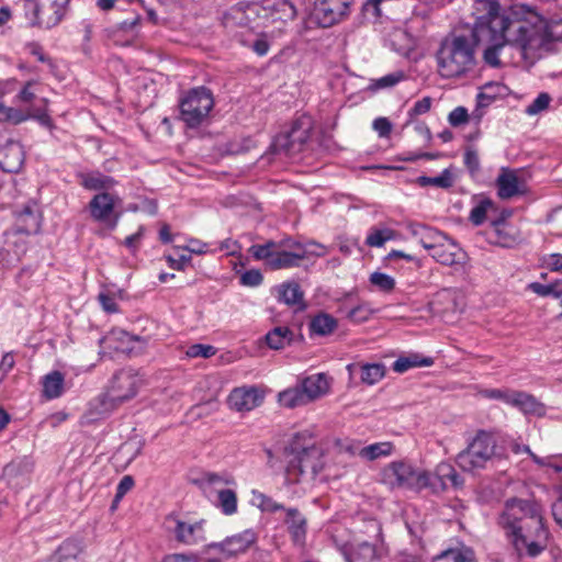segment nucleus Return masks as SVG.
Here are the masks:
<instances>
[{
    "label": "nucleus",
    "instance_id": "f257e3e1",
    "mask_svg": "<svg viewBox=\"0 0 562 562\" xmlns=\"http://www.w3.org/2000/svg\"><path fill=\"white\" fill-rule=\"evenodd\" d=\"M560 41L562 19L547 21L539 14H530L526 23L514 22L504 31L488 33L483 61L492 68H504L520 61L531 66Z\"/></svg>",
    "mask_w": 562,
    "mask_h": 562
},
{
    "label": "nucleus",
    "instance_id": "f03ea898",
    "mask_svg": "<svg viewBox=\"0 0 562 562\" xmlns=\"http://www.w3.org/2000/svg\"><path fill=\"white\" fill-rule=\"evenodd\" d=\"M498 525L519 557L536 558L548 547L549 530L541 507L533 501H506Z\"/></svg>",
    "mask_w": 562,
    "mask_h": 562
},
{
    "label": "nucleus",
    "instance_id": "7ed1b4c3",
    "mask_svg": "<svg viewBox=\"0 0 562 562\" xmlns=\"http://www.w3.org/2000/svg\"><path fill=\"white\" fill-rule=\"evenodd\" d=\"M477 40L474 34H449L435 52L437 75L445 80L472 77L477 68Z\"/></svg>",
    "mask_w": 562,
    "mask_h": 562
},
{
    "label": "nucleus",
    "instance_id": "20e7f679",
    "mask_svg": "<svg viewBox=\"0 0 562 562\" xmlns=\"http://www.w3.org/2000/svg\"><path fill=\"white\" fill-rule=\"evenodd\" d=\"M248 251L256 260H263L269 269L282 270L297 268L308 257H324L329 254V247L315 240L302 244L285 237L278 241L252 245Z\"/></svg>",
    "mask_w": 562,
    "mask_h": 562
},
{
    "label": "nucleus",
    "instance_id": "39448f33",
    "mask_svg": "<svg viewBox=\"0 0 562 562\" xmlns=\"http://www.w3.org/2000/svg\"><path fill=\"white\" fill-rule=\"evenodd\" d=\"M285 457L286 484L311 482L324 468L323 450L307 432H299L292 438Z\"/></svg>",
    "mask_w": 562,
    "mask_h": 562
},
{
    "label": "nucleus",
    "instance_id": "423d86ee",
    "mask_svg": "<svg viewBox=\"0 0 562 562\" xmlns=\"http://www.w3.org/2000/svg\"><path fill=\"white\" fill-rule=\"evenodd\" d=\"M472 14L475 19V31L487 30L488 33H493L504 31V29L512 26L514 22H517V24L526 23L529 21L530 14L538 13L525 5L513 7L508 11H502L496 0H474Z\"/></svg>",
    "mask_w": 562,
    "mask_h": 562
},
{
    "label": "nucleus",
    "instance_id": "0eeeda50",
    "mask_svg": "<svg viewBox=\"0 0 562 562\" xmlns=\"http://www.w3.org/2000/svg\"><path fill=\"white\" fill-rule=\"evenodd\" d=\"M142 386L143 380L136 373L120 370L109 381L105 392L91 404V412L98 416L109 415L134 398Z\"/></svg>",
    "mask_w": 562,
    "mask_h": 562
},
{
    "label": "nucleus",
    "instance_id": "6e6552de",
    "mask_svg": "<svg viewBox=\"0 0 562 562\" xmlns=\"http://www.w3.org/2000/svg\"><path fill=\"white\" fill-rule=\"evenodd\" d=\"M381 482L391 490L419 492L427 488L429 472L406 461H394L381 471Z\"/></svg>",
    "mask_w": 562,
    "mask_h": 562
},
{
    "label": "nucleus",
    "instance_id": "1a4fd4ad",
    "mask_svg": "<svg viewBox=\"0 0 562 562\" xmlns=\"http://www.w3.org/2000/svg\"><path fill=\"white\" fill-rule=\"evenodd\" d=\"M497 456L496 439L486 431H479L468 447L458 453L456 462L464 472L474 473L485 469Z\"/></svg>",
    "mask_w": 562,
    "mask_h": 562
},
{
    "label": "nucleus",
    "instance_id": "9d476101",
    "mask_svg": "<svg viewBox=\"0 0 562 562\" xmlns=\"http://www.w3.org/2000/svg\"><path fill=\"white\" fill-rule=\"evenodd\" d=\"M200 485L207 497L215 496L214 504L226 516L237 513V494L228 487L235 485V480L228 474L207 472L200 479Z\"/></svg>",
    "mask_w": 562,
    "mask_h": 562
},
{
    "label": "nucleus",
    "instance_id": "9b49d317",
    "mask_svg": "<svg viewBox=\"0 0 562 562\" xmlns=\"http://www.w3.org/2000/svg\"><path fill=\"white\" fill-rule=\"evenodd\" d=\"M213 106V94L207 88H193L180 99V120L188 127L195 128L207 120Z\"/></svg>",
    "mask_w": 562,
    "mask_h": 562
},
{
    "label": "nucleus",
    "instance_id": "f8f14e48",
    "mask_svg": "<svg viewBox=\"0 0 562 562\" xmlns=\"http://www.w3.org/2000/svg\"><path fill=\"white\" fill-rule=\"evenodd\" d=\"M353 0H316L312 16L322 27H330L345 21L350 14Z\"/></svg>",
    "mask_w": 562,
    "mask_h": 562
},
{
    "label": "nucleus",
    "instance_id": "ddd939ff",
    "mask_svg": "<svg viewBox=\"0 0 562 562\" xmlns=\"http://www.w3.org/2000/svg\"><path fill=\"white\" fill-rule=\"evenodd\" d=\"M257 540V535L252 529H246L239 533L226 537L218 542L206 544V551H216L223 558L229 559L245 553Z\"/></svg>",
    "mask_w": 562,
    "mask_h": 562
},
{
    "label": "nucleus",
    "instance_id": "4468645a",
    "mask_svg": "<svg viewBox=\"0 0 562 562\" xmlns=\"http://www.w3.org/2000/svg\"><path fill=\"white\" fill-rule=\"evenodd\" d=\"M175 527L172 532L175 539L184 546H198L206 541L205 520L184 521L173 519Z\"/></svg>",
    "mask_w": 562,
    "mask_h": 562
},
{
    "label": "nucleus",
    "instance_id": "2eb2a0df",
    "mask_svg": "<svg viewBox=\"0 0 562 562\" xmlns=\"http://www.w3.org/2000/svg\"><path fill=\"white\" fill-rule=\"evenodd\" d=\"M510 214L501 213L497 218L488 220L486 234L493 239V243L502 247H512L518 240L517 228L508 222Z\"/></svg>",
    "mask_w": 562,
    "mask_h": 562
},
{
    "label": "nucleus",
    "instance_id": "dca6fc26",
    "mask_svg": "<svg viewBox=\"0 0 562 562\" xmlns=\"http://www.w3.org/2000/svg\"><path fill=\"white\" fill-rule=\"evenodd\" d=\"M263 401V393L257 386L235 387L228 396V405L236 412H249Z\"/></svg>",
    "mask_w": 562,
    "mask_h": 562
},
{
    "label": "nucleus",
    "instance_id": "f3484780",
    "mask_svg": "<svg viewBox=\"0 0 562 562\" xmlns=\"http://www.w3.org/2000/svg\"><path fill=\"white\" fill-rule=\"evenodd\" d=\"M429 482L427 487L436 493L445 491L449 486L458 488L463 485V480L449 462H440L434 473L429 472Z\"/></svg>",
    "mask_w": 562,
    "mask_h": 562
},
{
    "label": "nucleus",
    "instance_id": "a211bd4d",
    "mask_svg": "<svg viewBox=\"0 0 562 562\" xmlns=\"http://www.w3.org/2000/svg\"><path fill=\"white\" fill-rule=\"evenodd\" d=\"M263 26L285 23L296 15L295 7L289 0H263Z\"/></svg>",
    "mask_w": 562,
    "mask_h": 562
},
{
    "label": "nucleus",
    "instance_id": "6ab92c4d",
    "mask_svg": "<svg viewBox=\"0 0 562 562\" xmlns=\"http://www.w3.org/2000/svg\"><path fill=\"white\" fill-rule=\"evenodd\" d=\"M429 255L445 266H463L467 262V254L447 236Z\"/></svg>",
    "mask_w": 562,
    "mask_h": 562
},
{
    "label": "nucleus",
    "instance_id": "aec40b11",
    "mask_svg": "<svg viewBox=\"0 0 562 562\" xmlns=\"http://www.w3.org/2000/svg\"><path fill=\"white\" fill-rule=\"evenodd\" d=\"M292 542L295 546L303 547L306 541L307 535V519L295 507H288L284 509L283 519Z\"/></svg>",
    "mask_w": 562,
    "mask_h": 562
},
{
    "label": "nucleus",
    "instance_id": "412c9836",
    "mask_svg": "<svg viewBox=\"0 0 562 562\" xmlns=\"http://www.w3.org/2000/svg\"><path fill=\"white\" fill-rule=\"evenodd\" d=\"M407 234L415 238L429 254L439 245L445 241V235L435 228L428 227L420 223L409 222L405 225Z\"/></svg>",
    "mask_w": 562,
    "mask_h": 562
},
{
    "label": "nucleus",
    "instance_id": "4be33fe9",
    "mask_svg": "<svg viewBox=\"0 0 562 562\" xmlns=\"http://www.w3.org/2000/svg\"><path fill=\"white\" fill-rule=\"evenodd\" d=\"M24 161L23 146L16 140H8L0 148V168L5 172H18Z\"/></svg>",
    "mask_w": 562,
    "mask_h": 562
},
{
    "label": "nucleus",
    "instance_id": "5701e85b",
    "mask_svg": "<svg viewBox=\"0 0 562 562\" xmlns=\"http://www.w3.org/2000/svg\"><path fill=\"white\" fill-rule=\"evenodd\" d=\"M497 192L502 199H510L525 192V183L517 172L509 169H502L496 180Z\"/></svg>",
    "mask_w": 562,
    "mask_h": 562
},
{
    "label": "nucleus",
    "instance_id": "b1692460",
    "mask_svg": "<svg viewBox=\"0 0 562 562\" xmlns=\"http://www.w3.org/2000/svg\"><path fill=\"white\" fill-rule=\"evenodd\" d=\"M300 386L304 391V395L308 403L324 396L328 393L330 384L325 373H316L304 378Z\"/></svg>",
    "mask_w": 562,
    "mask_h": 562
},
{
    "label": "nucleus",
    "instance_id": "393cba45",
    "mask_svg": "<svg viewBox=\"0 0 562 562\" xmlns=\"http://www.w3.org/2000/svg\"><path fill=\"white\" fill-rule=\"evenodd\" d=\"M274 291L279 302H282L289 306H297L299 308H304V293L297 282H283L277 285Z\"/></svg>",
    "mask_w": 562,
    "mask_h": 562
},
{
    "label": "nucleus",
    "instance_id": "a878e982",
    "mask_svg": "<svg viewBox=\"0 0 562 562\" xmlns=\"http://www.w3.org/2000/svg\"><path fill=\"white\" fill-rule=\"evenodd\" d=\"M408 76L404 70H395L386 74L380 78H373L369 80L364 91L370 94H375L380 91L390 90L407 80Z\"/></svg>",
    "mask_w": 562,
    "mask_h": 562
},
{
    "label": "nucleus",
    "instance_id": "bb28decb",
    "mask_svg": "<svg viewBox=\"0 0 562 562\" xmlns=\"http://www.w3.org/2000/svg\"><path fill=\"white\" fill-rule=\"evenodd\" d=\"M15 5L23 11L24 18L27 20L30 26H40L44 29H52L53 26H48L46 24V20L48 19L49 11L44 12L43 15H40V3L37 0H18Z\"/></svg>",
    "mask_w": 562,
    "mask_h": 562
},
{
    "label": "nucleus",
    "instance_id": "cd10ccee",
    "mask_svg": "<svg viewBox=\"0 0 562 562\" xmlns=\"http://www.w3.org/2000/svg\"><path fill=\"white\" fill-rule=\"evenodd\" d=\"M338 326L337 319L330 314L321 312L313 316L308 324L311 336H328L333 334Z\"/></svg>",
    "mask_w": 562,
    "mask_h": 562
},
{
    "label": "nucleus",
    "instance_id": "c85d7f7f",
    "mask_svg": "<svg viewBox=\"0 0 562 562\" xmlns=\"http://www.w3.org/2000/svg\"><path fill=\"white\" fill-rule=\"evenodd\" d=\"M83 551V543L78 539L65 540L50 558L54 562H77Z\"/></svg>",
    "mask_w": 562,
    "mask_h": 562
},
{
    "label": "nucleus",
    "instance_id": "c756f323",
    "mask_svg": "<svg viewBox=\"0 0 562 562\" xmlns=\"http://www.w3.org/2000/svg\"><path fill=\"white\" fill-rule=\"evenodd\" d=\"M393 445L389 441L376 442L366 447H357L351 453L357 454L366 461H374L376 459L389 457L392 454Z\"/></svg>",
    "mask_w": 562,
    "mask_h": 562
},
{
    "label": "nucleus",
    "instance_id": "7c9ffc66",
    "mask_svg": "<svg viewBox=\"0 0 562 562\" xmlns=\"http://www.w3.org/2000/svg\"><path fill=\"white\" fill-rule=\"evenodd\" d=\"M385 554L386 551L383 546L376 547L369 542H361L356 547L352 560L355 562H378Z\"/></svg>",
    "mask_w": 562,
    "mask_h": 562
},
{
    "label": "nucleus",
    "instance_id": "2f4dec72",
    "mask_svg": "<svg viewBox=\"0 0 562 562\" xmlns=\"http://www.w3.org/2000/svg\"><path fill=\"white\" fill-rule=\"evenodd\" d=\"M80 184L88 190L109 189L113 186L114 180L99 171L81 172L78 175Z\"/></svg>",
    "mask_w": 562,
    "mask_h": 562
},
{
    "label": "nucleus",
    "instance_id": "473e14b6",
    "mask_svg": "<svg viewBox=\"0 0 562 562\" xmlns=\"http://www.w3.org/2000/svg\"><path fill=\"white\" fill-rule=\"evenodd\" d=\"M278 402L285 408H295L308 404L300 384L280 392L278 394Z\"/></svg>",
    "mask_w": 562,
    "mask_h": 562
},
{
    "label": "nucleus",
    "instance_id": "72a5a7b5",
    "mask_svg": "<svg viewBox=\"0 0 562 562\" xmlns=\"http://www.w3.org/2000/svg\"><path fill=\"white\" fill-rule=\"evenodd\" d=\"M434 360L430 357H424L418 353H412L405 357H400L393 363V370L398 373L406 372L412 368L430 367Z\"/></svg>",
    "mask_w": 562,
    "mask_h": 562
},
{
    "label": "nucleus",
    "instance_id": "f704fd0d",
    "mask_svg": "<svg viewBox=\"0 0 562 562\" xmlns=\"http://www.w3.org/2000/svg\"><path fill=\"white\" fill-rule=\"evenodd\" d=\"M292 339H293V331L289 327H285V326L274 327L272 330H270L266 335L267 345L271 349H276V350L282 349L285 346L290 345Z\"/></svg>",
    "mask_w": 562,
    "mask_h": 562
},
{
    "label": "nucleus",
    "instance_id": "c9c22d12",
    "mask_svg": "<svg viewBox=\"0 0 562 562\" xmlns=\"http://www.w3.org/2000/svg\"><path fill=\"white\" fill-rule=\"evenodd\" d=\"M247 19L244 2H239L225 12L223 16V24L227 30H234L235 27H248Z\"/></svg>",
    "mask_w": 562,
    "mask_h": 562
},
{
    "label": "nucleus",
    "instance_id": "e433bc0d",
    "mask_svg": "<svg viewBox=\"0 0 562 562\" xmlns=\"http://www.w3.org/2000/svg\"><path fill=\"white\" fill-rule=\"evenodd\" d=\"M434 562H475L472 549L463 547L448 549L434 558Z\"/></svg>",
    "mask_w": 562,
    "mask_h": 562
},
{
    "label": "nucleus",
    "instance_id": "4c0bfd02",
    "mask_svg": "<svg viewBox=\"0 0 562 562\" xmlns=\"http://www.w3.org/2000/svg\"><path fill=\"white\" fill-rule=\"evenodd\" d=\"M64 390V375L59 371H53L43 380V393L47 398L59 397Z\"/></svg>",
    "mask_w": 562,
    "mask_h": 562
},
{
    "label": "nucleus",
    "instance_id": "58836bf2",
    "mask_svg": "<svg viewBox=\"0 0 562 562\" xmlns=\"http://www.w3.org/2000/svg\"><path fill=\"white\" fill-rule=\"evenodd\" d=\"M27 472L29 468L26 462L13 461L4 467L3 477L10 485L18 486L20 482H14V480L21 476V483L23 484L26 482Z\"/></svg>",
    "mask_w": 562,
    "mask_h": 562
},
{
    "label": "nucleus",
    "instance_id": "ea45409f",
    "mask_svg": "<svg viewBox=\"0 0 562 562\" xmlns=\"http://www.w3.org/2000/svg\"><path fill=\"white\" fill-rule=\"evenodd\" d=\"M121 207V200L119 196L104 192L97 194L90 202L91 211H113Z\"/></svg>",
    "mask_w": 562,
    "mask_h": 562
},
{
    "label": "nucleus",
    "instance_id": "a19ab883",
    "mask_svg": "<svg viewBox=\"0 0 562 562\" xmlns=\"http://www.w3.org/2000/svg\"><path fill=\"white\" fill-rule=\"evenodd\" d=\"M370 284L379 292L390 294L394 291L396 281L395 279L384 272L374 271L369 277Z\"/></svg>",
    "mask_w": 562,
    "mask_h": 562
},
{
    "label": "nucleus",
    "instance_id": "79ce46f5",
    "mask_svg": "<svg viewBox=\"0 0 562 562\" xmlns=\"http://www.w3.org/2000/svg\"><path fill=\"white\" fill-rule=\"evenodd\" d=\"M360 379L368 385H373L379 382L385 374L383 364L380 363H367L359 367Z\"/></svg>",
    "mask_w": 562,
    "mask_h": 562
},
{
    "label": "nucleus",
    "instance_id": "37998d69",
    "mask_svg": "<svg viewBox=\"0 0 562 562\" xmlns=\"http://www.w3.org/2000/svg\"><path fill=\"white\" fill-rule=\"evenodd\" d=\"M417 183L422 187L432 186L441 189H448L453 186V175L449 169H445L436 177H418Z\"/></svg>",
    "mask_w": 562,
    "mask_h": 562
},
{
    "label": "nucleus",
    "instance_id": "c03bdc74",
    "mask_svg": "<svg viewBox=\"0 0 562 562\" xmlns=\"http://www.w3.org/2000/svg\"><path fill=\"white\" fill-rule=\"evenodd\" d=\"M248 27L263 25V1L244 2Z\"/></svg>",
    "mask_w": 562,
    "mask_h": 562
},
{
    "label": "nucleus",
    "instance_id": "a18cd8bd",
    "mask_svg": "<svg viewBox=\"0 0 562 562\" xmlns=\"http://www.w3.org/2000/svg\"><path fill=\"white\" fill-rule=\"evenodd\" d=\"M396 237V234L391 228H379L371 231L366 239L367 245L370 247H381L387 240H392Z\"/></svg>",
    "mask_w": 562,
    "mask_h": 562
},
{
    "label": "nucleus",
    "instance_id": "49530a36",
    "mask_svg": "<svg viewBox=\"0 0 562 562\" xmlns=\"http://www.w3.org/2000/svg\"><path fill=\"white\" fill-rule=\"evenodd\" d=\"M311 122L308 117L299 120L289 133L290 142L305 143L310 137Z\"/></svg>",
    "mask_w": 562,
    "mask_h": 562
},
{
    "label": "nucleus",
    "instance_id": "de8ad7c7",
    "mask_svg": "<svg viewBox=\"0 0 562 562\" xmlns=\"http://www.w3.org/2000/svg\"><path fill=\"white\" fill-rule=\"evenodd\" d=\"M70 0H52V3L48 8L50 14H48V19L45 21L48 26H56L65 16L67 5Z\"/></svg>",
    "mask_w": 562,
    "mask_h": 562
},
{
    "label": "nucleus",
    "instance_id": "09e8293b",
    "mask_svg": "<svg viewBox=\"0 0 562 562\" xmlns=\"http://www.w3.org/2000/svg\"><path fill=\"white\" fill-rule=\"evenodd\" d=\"M525 398V404L521 409L524 415H531L537 417H542L547 413L546 405L541 403L536 396L530 393H527Z\"/></svg>",
    "mask_w": 562,
    "mask_h": 562
},
{
    "label": "nucleus",
    "instance_id": "8fccbe9b",
    "mask_svg": "<svg viewBox=\"0 0 562 562\" xmlns=\"http://www.w3.org/2000/svg\"><path fill=\"white\" fill-rule=\"evenodd\" d=\"M254 499L255 502H257V506L262 512L276 513L278 510L284 512L285 509V507L281 503H278L270 496H267L266 494L260 492H254Z\"/></svg>",
    "mask_w": 562,
    "mask_h": 562
},
{
    "label": "nucleus",
    "instance_id": "3c124183",
    "mask_svg": "<svg viewBox=\"0 0 562 562\" xmlns=\"http://www.w3.org/2000/svg\"><path fill=\"white\" fill-rule=\"evenodd\" d=\"M551 97L547 92H541L538 97L526 108L525 113L533 116L547 110L551 102Z\"/></svg>",
    "mask_w": 562,
    "mask_h": 562
},
{
    "label": "nucleus",
    "instance_id": "603ef678",
    "mask_svg": "<svg viewBox=\"0 0 562 562\" xmlns=\"http://www.w3.org/2000/svg\"><path fill=\"white\" fill-rule=\"evenodd\" d=\"M373 310L368 304H359L356 307L351 308L347 317L353 323L361 324L370 319L373 315Z\"/></svg>",
    "mask_w": 562,
    "mask_h": 562
},
{
    "label": "nucleus",
    "instance_id": "864d4df0",
    "mask_svg": "<svg viewBox=\"0 0 562 562\" xmlns=\"http://www.w3.org/2000/svg\"><path fill=\"white\" fill-rule=\"evenodd\" d=\"M226 207H235V209H247L255 210L259 207L258 203L255 199H252L248 194H241L239 196H229L225 204Z\"/></svg>",
    "mask_w": 562,
    "mask_h": 562
},
{
    "label": "nucleus",
    "instance_id": "5fc2aeb1",
    "mask_svg": "<svg viewBox=\"0 0 562 562\" xmlns=\"http://www.w3.org/2000/svg\"><path fill=\"white\" fill-rule=\"evenodd\" d=\"M532 461L539 467L552 469L562 477V456H548L544 458L532 456Z\"/></svg>",
    "mask_w": 562,
    "mask_h": 562
},
{
    "label": "nucleus",
    "instance_id": "6e6d98bb",
    "mask_svg": "<svg viewBox=\"0 0 562 562\" xmlns=\"http://www.w3.org/2000/svg\"><path fill=\"white\" fill-rule=\"evenodd\" d=\"M30 120V114L27 112H23L19 109L7 106L4 108V113L2 116L1 122H9L12 124H20L22 122H25Z\"/></svg>",
    "mask_w": 562,
    "mask_h": 562
},
{
    "label": "nucleus",
    "instance_id": "4d7b16f0",
    "mask_svg": "<svg viewBox=\"0 0 562 562\" xmlns=\"http://www.w3.org/2000/svg\"><path fill=\"white\" fill-rule=\"evenodd\" d=\"M513 389L502 387V389H485L481 391V395L488 400L501 401L504 404L508 405L509 398L512 395Z\"/></svg>",
    "mask_w": 562,
    "mask_h": 562
},
{
    "label": "nucleus",
    "instance_id": "13d9d810",
    "mask_svg": "<svg viewBox=\"0 0 562 562\" xmlns=\"http://www.w3.org/2000/svg\"><path fill=\"white\" fill-rule=\"evenodd\" d=\"M215 348L211 345L195 344L190 346L186 353L190 358H210L215 355Z\"/></svg>",
    "mask_w": 562,
    "mask_h": 562
},
{
    "label": "nucleus",
    "instance_id": "bf43d9fd",
    "mask_svg": "<svg viewBox=\"0 0 562 562\" xmlns=\"http://www.w3.org/2000/svg\"><path fill=\"white\" fill-rule=\"evenodd\" d=\"M528 288L540 296L553 295L555 297H560L562 295V290H558L555 284H541L538 282H532L528 285Z\"/></svg>",
    "mask_w": 562,
    "mask_h": 562
},
{
    "label": "nucleus",
    "instance_id": "052dcab7",
    "mask_svg": "<svg viewBox=\"0 0 562 562\" xmlns=\"http://www.w3.org/2000/svg\"><path fill=\"white\" fill-rule=\"evenodd\" d=\"M373 130L378 133L379 137L387 138L393 130V124L387 117H376L372 123Z\"/></svg>",
    "mask_w": 562,
    "mask_h": 562
},
{
    "label": "nucleus",
    "instance_id": "680f3d73",
    "mask_svg": "<svg viewBox=\"0 0 562 562\" xmlns=\"http://www.w3.org/2000/svg\"><path fill=\"white\" fill-rule=\"evenodd\" d=\"M91 216L95 223L109 229L114 228L119 221L117 213H91Z\"/></svg>",
    "mask_w": 562,
    "mask_h": 562
},
{
    "label": "nucleus",
    "instance_id": "e2e57ef3",
    "mask_svg": "<svg viewBox=\"0 0 562 562\" xmlns=\"http://www.w3.org/2000/svg\"><path fill=\"white\" fill-rule=\"evenodd\" d=\"M262 280V273L256 269L247 270L240 277L241 284L247 286H258Z\"/></svg>",
    "mask_w": 562,
    "mask_h": 562
},
{
    "label": "nucleus",
    "instance_id": "0e129e2a",
    "mask_svg": "<svg viewBox=\"0 0 562 562\" xmlns=\"http://www.w3.org/2000/svg\"><path fill=\"white\" fill-rule=\"evenodd\" d=\"M35 85H36V81H34V80H29L27 82H25L23 88L16 94L15 100L18 102H22V103L32 102L35 98V92L33 90Z\"/></svg>",
    "mask_w": 562,
    "mask_h": 562
},
{
    "label": "nucleus",
    "instance_id": "69168bd1",
    "mask_svg": "<svg viewBox=\"0 0 562 562\" xmlns=\"http://www.w3.org/2000/svg\"><path fill=\"white\" fill-rule=\"evenodd\" d=\"M468 111L463 106H458L452 110L448 116V121L452 126H459L468 122Z\"/></svg>",
    "mask_w": 562,
    "mask_h": 562
},
{
    "label": "nucleus",
    "instance_id": "338daca9",
    "mask_svg": "<svg viewBox=\"0 0 562 562\" xmlns=\"http://www.w3.org/2000/svg\"><path fill=\"white\" fill-rule=\"evenodd\" d=\"M542 266L551 271H562V254H550L542 258Z\"/></svg>",
    "mask_w": 562,
    "mask_h": 562
},
{
    "label": "nucleus",
    "instance_id": "774afa93",
    "mask_svg": "<svg viewBox=\"0 0 562 562\" xmlns=\"http://www.w3.org/2000/svg\"><path fill=\"white\" fill-rule=\"evenodd\" d=\"M194 553H173L164 558L162 562H196Z\"/></svg>",
    "mask_w": 562,
    "mask_h": 562
}]
</instances>
